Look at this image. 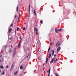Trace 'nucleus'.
<instances>
[{
  "instance_id": "obj_38",
  "label": "nucleus",
  "mask_w": 76,
  "mask_h": 76,
  "mask_svg": "<svg viewBox=\"0 0 76 76\" xmlns=\"http://www.w3.org/2000/svg\"><path fill=\"white\" fill-rule=\"evenodd\" d=\"M56 54H55L54 55V57H56Z\"/></svg>"
},
{
  "instance_id": "obj_30",
  "label": "nucleus",
  "mask_w": 76,
  "mask_h": 76,
  "mask_svg": "<svg viewBox=\"0 0 76 76\" xmlns=\"http://www.w3.org/2000/svg\"><path fill=\"white\" fill-rule=\"evenodd\" d=\"M19 27H18L17 29V31H18V30H19Z\"/></svg>"
},
{
  "instance_id": "obj_21",
  "label": "nucleus",
  "mask_w": 76,
  "mask_h": 76,
  "mask_svg": "<svg viewBox=\"0 0 76 76\" xmlns=\"http://www.w3.org/2000/svg\"><path fill=\"white\" fill-rule=\"evenodd\" d=\"M63 30V29L60 28L58 29V31H62Z\"/></svg>"
},
{
  "instance_id": "obj_9",
  "label": "nucleus",
  "mask_w": 76,
  "mask_h": 76,
  "mask_svg": "<svg viewBox=\"0 0 76 76\" xmlns=\"http://www.w3.org/2000/svg\"><path fill=\"white\" fill-rule=\"evenodd\" d=\"M60 49H61V48L60 47L58 48L57 49V51H59V50H60Z\"/></svg>"
},
{
  "instance_id": "obj_37",
  "label": "nucleus",
  "mask_w": 76,
  "mask_h": 76,
  "mask_svg": "<svg viewBox=\"0 0 76 76\" xmlns=\"http://www.w3.org/2000/svg\"><path fill=\"white\" fill-rule=\"evenodd\" d=\"M1 69H0V73H1Z\"/></svg>"
},
{
  "instance_id": "obj_27",
  "label": "nucleus",
  "mask_w": 76,
  "mask_h": 76,
  "mask_svg": "<svg viewBox=\"0 0 76 76\" xmlns=\"http://www.w3.org/2000/svg\"><path fill=\"white\" fill-rule=\"evenodd\" d=\"M58 60V59H57V58H56V60H54L55 61V62L54 63H56V61H57Z\"/></svg>"
},
{
  "instance_id": "obj_42",
  "label": "nucleus",
  "mask_w": 76,
  "mask_h": 76,
  "mask_svg": "<svg viewBox=\"0 0 76 76\" xmlns=\"http://www.w3.org/2000/svg\"><path fill=\"white\" fill-rule=\"evenodd\" d=\"M1 59H0V63L1 62Z\"/></svg>"
},
{
  "instance_id": "obj_43",
  "label": "nucleus",
  "mask_w": 76,
  "mask_h": 76,
  "mask_svg": "<svg viewBox=\"0 0 76 76\" xmlns=\"http://www.w3.org/2000/svg\"><path fill=\"white\" fill-rule=\"evenodd\" d=\"M11 48H12V45H11Z\"/></svg>"
},
{
  "instance_id": "obj_15",
  "label": "nucleus",
  "mask_w": 76,
  "mask_h": 76,
  "mask_svg": "<svg viewBox=\"0 0 76 76\" xmlns=\"http://www.w3.org/2000/svg\"><path fill=\"white\" fill-rule=\"evenodd\" d=\"M1 75H5V73L4 72V71H3L2 73L1 74Z\"/></svg>"
},
{
  "instance_id": "obj_22",
  "label": "nucleus",
  "mask_w": 76,
  "mask_h": 76,
  "mask_svg": "<svg viewBox=\"0 0 76 76\" xmlns=\"http://www.w3.org/2000/svg\"><path fill=\"white\" fill-rule=\"evenodd\" d=\"M38 34V31L37 30L36 31V35H37V34Z\"/></svg>"
},
{
  "instance_id": "obj_14",
  "label": "nucleus",
  "mask_w": 76,
  "mask_h": 76,
  "mask_svg": "<svg viewBox=\"0 0 76 76\" xmlns=\"http://www.w3.org/2000/svg\"><path fill=\"white\" fill-rule=\"evenodd\" d=\"M51 70V69H49V70H47V72L48 73H49V74H50V71Z\"/></svg>"
},
{
  "instance_id": "obj_28",
  "label": "nucleus",
  "mask_w": 76,
  "mask_h": 76,
  "mask_svg": "<svg viewBox=\"0 0 76 76\" xmlns=\"http://www.w3.org/2000/svg\"><path fill=\"white\" fill-rule=\"evenodd\" d=\"M55 75H56V76H59L58 75V74L57 73H56L55 74Z\"/></svg>"
},
{
  "instance_id": "obj_17",
  "label": "nucleus",
  "mask_w": 76,
  "mask_h": 76,
  "mask_svg": "<svg viewBox=\"0 0 76 76\" xmlns=\"http://www.w3.org/2000/svg\"><path fill=\"white\" fill-rule=\"evenodd\" d=\"M55 31L56 32V33H58V29L56 28L55 29Z\"/></svg>"
},
{
  "instance_id": "obj_1",
  "label": "nucleus",
  "mask_w": 76,
  "mask_h": 76,
  "mask_svg": "<svg viewBox=\"0 0 76 76\" xmlns=\"http://www.w3.org/2000/svg\"><path fill=\"white\" fill-rule=\"evenodd\" d=\"M15 62H13L10 68V71L11 72L12 70L13 69V68L15 66Z\"/></svg>"
},
{
  "instance_id": "obj_34",
  "label": "nucleus",
  "mask_w": 76,
  "mask_h": 76,
  "mask_svg": "<svg viewBox=\"0 0 76 76\" xmlns=\"http://www.w3.org/2000/svg\"><path fill=\"white\" fill-rule=\"evenodd\" d=\"M16 16H17L16 15H15V18H16Z\"/></svg>"
},
{
  "instance_id": "obj_10",
  "label": "nucleus",
  "mask_w": 76,
  "mask_h": 76,
  "mask_svg": "<svg viewBox=\"0 0 76 76\" xmlns=\"http://www.w3.org/2000/svg\"><path fill=\"white\" fill-rule=\"evenodd\" d=\"M51 53H50L48 56L49 58H51Z\"/></svg>"
},
{
  "instance_id": "obj_20",
  "label": "nucleus",
  "mask_w": 76,
  "mask_h": 76,
  "mask_svg": "<svg viewBox=\"0 0 76 76\" xmlns=\"http://www.w3.org/2000/svg\"><path fill=\"white\" fill-rule=\"evenodd\" d=\"M20 69H23V66H22V65H21V66H20Z\"/></svg>"
},
{
  "instance_id": "obj_26",
  "label": "nucleus",
  "mask_w": 76,
  "mask_h": 76,
  "mask_svg": "<svg viewBox=\"0 0 76 76\" xmlns=\"http://www.w3.org/2000/svg\"><path fill=\"white\" fill-rule=\"evenodd\" d=\"M6 47H7L6 45L4 46V48L5 50L6 48Z\"/></svg>"
},
{
  "instance_id": "obj_11",
  "label": "nucleus",
  "mask_w": 76,
  "mask_h": 76,
  "mask_svg": "<svg viewBox=\"0 0 76 76\" xmlns=\"http://www.w3.org/2000/svg\"><path fill=\"white\" fill-rule=\"evenodd\" d=\"M18 8H19V6L18 5L17 7L16 11L17 12H18Z\"/></svg>"
},
{
  "instance_id": "obj_8",
  "label": "nucleus",
  "mask_w": 76,
  "mask_h": 76,
  "mask_svg": "<svg viewBox=\"0 0 76 76\" xmlns=\"http://www.w3.org/2000/svg\"><path fill=\"white\" fill-rule=\"evenodd\" d=\"M51 52H52V55L53 56V55H54V50H51Z\"/></svg>"
},
{
  "instance_id": "obj_47",
  "label": "nucleus",
  "mask_w": 76,
  "mask_h": 76,
  "mask_svg": "<svg viewBox=\"0 0 76 76\" xmlns=\"http://www.w3.org/2000/svg\"><path fill=\"white\" fill-rule=\"evenodd\" d=\"M18 18H19V17Z\"/></svg>"
},
{
  "instance_id": "obj_32",
  "label": "nucleus",
  "mask_w": 76,
  "mask_h": 76,
  "mask_svg": "<svg viewBox=\"0 0 76 76\" xmlns=\"http://www.w3.org/2000/svg\"><path fill=\"white\" fill-rule=\"evenodd\" d=\"M13 25V24H11V25H10V26H12Z\"/></svg>"
},
{
  "instance_id": "obj_44",
  "label": "nucleus",
  "mask_w": 76,
  "mask_h": 76,
  "mask_svg": "<svg viewBox=\"0 0 76 76\" xmlns=\"http://www.w3.org/2000/svg\"><path fill=\"white\" fill-rule=\"evenodd\" d=\"M0 57L1 58V56H0Z\"/></svg>"
},
{
  "instance_id": "obj_46",
  "label": "nucleus",
  "mask_w": 76,
  "mask_h": 76,
  "mask_svg": "<svg viewBox=\"0 0 76 76\" xmlns=\"http://www.w3.org/2000/svg\"><path fill=\"white\" fill-rule=\"evenodd\" d=\"M2 50H3V48L2 49Z\"/></svg>"
},
{
  "instance_id": "obj_6",
  "label": "nucleus",
  "mask_w": 76,
  "mask_h": 76,
  "mask_svg": "<svg viewBox=\"0 0 76 76\" xmlns=\"http://www.w3.org/2000/svg\"><path fill=\"white\" fill-rule=\"evenodd\" d=\"M12 51V49L11 48H10L9 49V50L8 51V53L10 54V53H11V52Z\"/></svg>"
},
{
  "instance_id": "obj_5",
  "label": "nucleus",
  "mask_w": 76,
  "mask_h": 76,
  "mask_svg": "<svg viewBox=\"0 0 76 76\" xmlns=\"http://www.w3.org/2000/svg\"><path fill=\"white\" fill-rule=\"evenodd\" d=\"M11 31H12V28H10L9 30H8L9 33H10L11 32Z\"/></svg>"
},
{
  "instance_id": "obj_25",
  "label": "nucleus",
  "mask_w": 76,
  "mask_h": 76,
  "mask_svg": "<svg viewBox=\"0 0 76 76\" xmlns=\"http://www.w3.org/2000/svg\"><path fill=\"white\" fill-rule=\"evenodd\" d=\"M34 31H38V30H37V28H34Z\"/></svg>"
},
{
  "instance_id": "obj_31",
  "label": "nucleus",
  "mask_w": 76,
  "mask_h": 76,
  "mask_svg": "<svg viewBox=\"0 0 76 76\" xmlns=\"http://www.w3.org/2000/svg\"><path fill=\"white\" fill-rule=\"evenodd\" d=\"M23 29L24 31H25V29H26V28H25V27H24L23 28Z\"/></svg>"
},
{
  "instance_id": "obj_7",
  "label": "nucleus",
  "mask_w": 76,
  "mask_h": 76,
  "mask_svg": "<svg viewBox=\"0 0 76 76\" xmlns=\"http://www.w3.org/2000/svg\"><path fill=\"white\" fill-rule=\"evenodd\" d=\"M28 13H30V5L29 4V6H28Z\"/></svg>"
},
{
  "instance_id": "obj_41",
  "label": "nucleus",
  "mask_w": 76,
  "mask_h": 76,
  "mask_svg": "<svg viewBox=\"0 0 76 76\" xmlns=\"http://www.w3.org/2000/svg\"><path fill=\"white\" fill-rule=\"evenodd\" d=\"M27 58H28V56H27Z\"/></svg>"
},
{
  "instance_id": "obj_3",
  "label": "nucleus",
  "mask_w": 76,
  "mask_h": 76,
  "mask_svg": "<svg viewBox=\"0 0 76 76\" xmlns=\"http://www.w3.org/2000/svg\"><path fill=\"white\" fill-rule=\"evenodd\" d=\"M55 58H54L53 59H52V60H51L50 63H53V61L54 60V59H55Z\"/></svg>"
},
{
  "instance_id": "obj_45",
  "label": "nucleus",
  "mask_w": 76,
  "mask_h": 76,
  "mask_svg": "<svg viewBox=\"0 0 76 76\" xmlns=\"http://www.w3.org/2000/svg\"><path fill=\"white\" fill-rule=\"evenodd\" d=\"M28 56H29L30 55L29 54H28Z\"/></svg>"
},
{
  "instance_id": "obj_24",
  "label": "nucleus",
  "mask_w": 76,
  "mask_h": 76,
  "mask_svg": "<svg viewBox=\"0 0 76 76\" xmlns=\"http://www.w3.org/2000/svg\"><path fill=\"white\" fill-rule=\"evenodd\" d=\"M50 48H51L50 47L48 49V52H49V51H50Z\"/></svg>"
},
{
  "instance_id": "obj_12",
  "label": "nucleus",
  "mask_w": 76,
  "mask_h": 76,
  "mask_svg": "<svg viewBox=\"0 0 76 76\" xmlns=\"http://www.w3.org/2000/svg\"><path fill=\"white\" fill-rule=\"evenodd\" d=\"M18 47L19 48H20V44L19 43L18 45Z\"/></svg>"
},
{
  "instance_id": "obj_29",
  "label": "nucleus",
  "mask_w": 76,
  "mask_h": 76,
  "mask_svg": "<svg viewBox=\"0 0 76 76\" xmlns=\"http://www.w3.org/2000/svg\"><path fill=\"white\" fill-rule=\"evenodd\" d=\"M40 22L41 23H43V21L42 20H41L40 21Z\"/></svg>"
},
{
  "instance_id": "obj_39",
  "label": "nucleus",
  "mask_w": 76,
  "mask_h": 76,
  "mask_svg": "<svg viewBox=\"0 0 76 76\" xmlns=\"http://www.w3.org/2000/svg\"><path fill=\"white\" fill-rule=\"evenodd\" d=\"M48 76H50V74H49L48 75Z\"/></svg>"
},
{
  "instance_id": "obj_33",
  "label": "nucleus",
  "mask_w": 76,
  "mask_h": 76,
  "mask_svg": "<svg viewBox=\"0 0 76 76\" xmlns=\"http://www.w3.org/2000/svg\"><path fill=\"white\" fill-rule=\"evenodd\" d=\"M6 68H7H7H8V67H9V66H6Z\"/></svg>"
},
{
  "instance_id": "obj_2",
  "label": "nucleus",
  "mask_w": 76,
  "mask_h": 76,
  "mask_svg": "<svg viewBox=\"0 0 76 76\" xmlns=\"http://www.w3.org/2000/svg\"><path fill=\"white\" fill-rule=\"evenodd\" d=\"M14 53H13L12 56L13 58H14L15 57V55H16V48H15L13 50Z\"/></svg>"
},
{
  "instance_id": "obj_4",
  "label": "nucleus",
  "mask_w": 76,
  "mask_h": 76,
  "mask_svg": "<svg viewBox=\"0 0 76 76\" xmlns=\"http://www.w3.org/2000/svg\"><path fill=\"white\" fill-rule=\"evenodd\" d=\"M60 42H58L56 44V46L58 47V46H59V45H60Z\"/></svg>"
},
{
  "instance_id": "obj_18",
  "label": "nucleus",
  "mask_w": 76,
  "mask_h": 76,
  "mask_svg": "<svg viewBox=\"0 0 76 76\" xmlns=\"http://www.w3.org/2000/svg\"><path fill=\"white\" fill-rule=\"evenodd\" d=\"M34 13L35 15H37V13H36V11H35V10L34 9Z\"/></svg>"
},
{
  "instance_id": "obj_35",
  "label": "nucleus",
  "mask_w": 76,
  "mask_h": 76,
  "mask_svg": "<svg viewBox=\"0 0 76 76\" xmlns=\"http://www.w3.org/2000/svg\"><path fill=\"white\" fill-rule=\"evenodd\" d=\"M10 40H11L12 39V37H11L10 38Z\"/></svg>"
},
{
  "instance_id": "obj_19",
  "label": "nucleus",
  "mask_w": 76,
  "mask_h": 76,
  "mask_svg": "<svg viewBox=\"0 0 76 76\" xmlns=\"http://www.w3.org/2000/svg\"><path fill=\"white\" fill-rule=\"evenodd\" d=\"M0 68L1 69H3V66H0Z\"/></svg>"
},
{
  "instance_id": "obj_16",
  "label": "nucleus",
  "mask_w": 76,
  "mask_h": 76,
  "mask_svg": "<svg viewBox=\"0 0 76 76\" xmlns=\"http://www.w3.org/2000/svg\"><path fill=\"white\" fill-rule=\"evenodd\" d=\"M17 73H18V71H17L15 72L14 73V75H16Z\"/></svg>"
},
{
  "instance_id": "obj_13",
  "label": "nucleus",
  "mask_w": 76,
  "mask_h": 76,
  "mask_svg": "<svg viewBox=\"0 0 76 76\" xmlns=\"http://www.w3.org/2000/svg\"><path fill=\"white\" fill-rule=\"evenodd\" d=\"M48 58H47L46 59V64H47V62H48Z\"/></svg>"
},
{
  "instance_id": "obj_23",
  "label": "nucleus",
  "mask_w": 76,
  "mask_h": 76,
  "mask_svg": "<svg viewBox=\"0 0 76 76\" xmlns=\"http://www.w3.org/2000/svg\"><path fill=\"white\" fill-rule=\"evenodd\" d=\"M21 42H22V39H21L20 40V42H19V44H21Z\"/></svg>"
},
{
  "instance_id": "obj_40",
  "label": "nucleus",
  "mask_w": 76,
  "mask_h": 76,
  "mask_svg": "<svg viewBox=\"0 0 76 76\" xmlns=\"http://www.w3.org/2000/svg\"><path fill=\"white\" fill-rule=\"evenodd\" d=\"M20 39H21V37H20Z\"/></svg>"
},
{
  "instance_id": "obj_36",
  "label": "nucleus",
  "mask_w": 76,
  "mask_h": 76,
  "mask_svg": "<svg viewBox=\"0 0 76 76\" xmlns=\"http://www.w3.org/2000/svg\"><path fill=\"white\" fill-rule=\"evenodd\" d=\"M15 34H16V30H15Z\"/></svg>"
}]
</instances>
